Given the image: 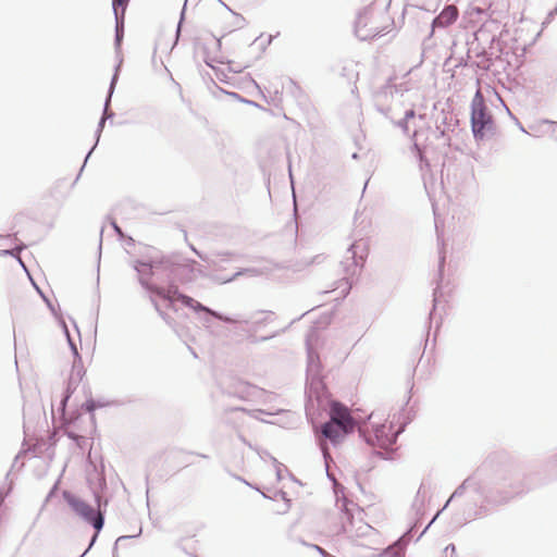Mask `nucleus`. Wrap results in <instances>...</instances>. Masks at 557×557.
Here are the masks:
<instances>
[{"label": "nucleus", "mask_w": 557, "mask_h": 557, "mask_svg": "<svg viewBox=\"0 0 557 557\" xmlns=\"http://www.w3.org/2000/svg\"><path fill=\"white\" fill-rule=\"evenodd\" d=\"M399 433L394 430L393 423L379 413H371L366 428V440L374 447L388 448L392 446Z\"/></svg>", "instance_id": "obj_1"}, {"label": "nucleus", "mask_w": 557, "mask_h": 557, "mask_svg": "<svg viewBox=\"0 0 557 557\" xmlns=\"http://www.w3.org/2000/svg\"><path fill=\"white\" fill-rule=\"evenodd\" d=\"M471 126L474 137L480 140L494 134L495 131L494 119L480 91H476L472 100Z\"/></svg>", "instance_id": "obj_2"}, {"label": "nucleus", "mask_w": 557, "mask_h": 557, "mask_svg": "<svg viewBox=\"0 0 557 557\" xmlns=\"http://www.w3.org/2000/svg\"><path fill=\"white\" fill-rule=\"evenodd\" d=\"M146 287L152 294L169 301L170 306L172 308L174 307V302L180 301L184 306L193 309L196 312L202 311V312H208V313L213 314V312L210 309L202 306L199 301L195 300L194 298H191L187 295L182 294L178 290V287L174 284L163 287V286H159L157 284L150 283V284H147Z\"/></svg>", "instance_id": "obj_3"}, {"label": "nucleus", "mask_w": 557, "mask_h": 557, "mask_svg": "<svg viewBox=\"0 0 557 557\" xmlns=\"http://www.w3.org/2000/svg\"><path fill=\"white\" fill-rule=\"evenodd\" d=\"M64 498L67 504L72 507V509L79 516H82L85 520L90 522L96 530H100L103 525V517L100 512H95V510L84 500L78 497L64 493Z\"/></svg>", "instance_id": "obj_4"}, {"label": "nucleus", "mask_w": 557, "mask_h": 557, "mask_svg": "<svg viewBox=\"0 0 557 557\" xmlns=\"http://www.w3.org/2000/svg\"><path fill=\"white\" fill-rule=\"evenodd\" d=\"M349 433H351L350 430L339 425V424H336L332 421H327L325 422L322 426H321V434H322V440H321V447H322V450L324 453V455L327 454V445H326V441H329L331 444L333 445H337L339 444Z\"/></svg>", "instance_id": "obj_5"}, {"label": "nucleus", "mask_w": 557, "mask_h": 557, "mask_svg": "<svg viewBox=\"0 0 557 557\" xmlns=\"http://www.w3.org/2000/svg\"><path fill=\"white\" fill-rule=\"evenodd\" d=\"M216 24L222 35H226L243 28L245 18L243 15L226 9L219 13Z\"/></svg>", "instance_id": "obj_6"}, {"label": "nucleus", "mask_w": 557, "mask_h": 557, "mask_svg": "<svg viewBox=\"0 0 557 557\" xmlns=\"http://www.w3.org/2000/svg\"><path fill=\"white\" fill-rule=\"evenodd\" d=\"M330 421L339 424L351 432L355 429V420L350 410L338 401H333L330 405Z\"/></svg>", "instance_id": "obj_7"}, {"label": "nucleus", "mask_w": 557, "mask_h": 557, "mask_svg": "<svg viewBox=\"0 0 557 557\" xmlns=\"http://www.w3.org/2000/svg\"><path fill=\"white\" fill-rule=\"evenodd\" d=\"M459 16V11L456 5H447L442 12L434 18L433 27L445 28L454 24Z\"/></svg>", "instance_id": "obj_8"}, {"label": "nucleus", "mask_w": 557, "mask_h": 557, "mask_svg": "<svg viewBox=\"0 0 557 557\" xmlns=\"http://www.w3.org/2000/svg\"><path fill=\"white\" fill-rule=\"evenodd\" d=\"M260 391L261 389H259L257 386L248 382L238 381L235 383L232 394L243 400H251Z\"/></svg>", "instance_id": "obj_9"}, {"label": "nucleus", "mask_w": 557, "mask_h": 557, "mask_svg": "<svg viewBox=\"0 0 557 557\" xmlns=\"http://www.w3.org/2000/svg\"><path fill=\"white\" fill-rule=\"evenodd\" d=\"M127 5V0H113V9L116 17L121 15L123 18Z\"/></svg>", "instance_id": "obj_10"}, {"label": "nucleus", "mask_w": 557, "mask_h": 557, "mask_svg": "<svg viewBox=\"0 0 557 557\" xmlns=\"http://www.w3.org/2000/svg\"><path fill=\"white\" fill-rule=\"evenodd\" d=\"M84 408L88 411V412H92L95 409H96V404L94 400H87L85 404H84Z\"/></svg>", "instance_id": "obj_11"}]
</instances>
